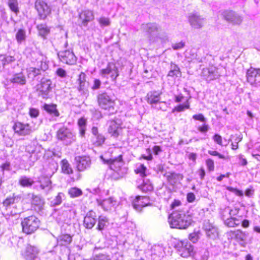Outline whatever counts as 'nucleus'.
Returning a JSON list of instances; mask_svg holds the SVG:
<instances>
[{"label":"nucleus","instance_id":"obj_1","mask_svg":"<svg viewBox=\"0 0 260 260\" xmlns=\"http://www.w3.org/2000/svg\"><path fill=\"white\" fill-rule=\"evenodd\" d=\"M169 222L171 228L184 230L191 225L192 219L190 212L182 208L170 215Z\"/></svg>","mask_w":260,"mask_h":260},{"label":"nucleus","instance_id":"obj_2","mask_svg":"<svg viewBox=\"0 0 260 260\" xmlns=\"http://www.w3.org/2000/svg\"><path fill=\"white\" fill-rule=\"evenodd\" d=\"M99 106L103 109L107 111L109 114L116 112L115 109V100L114 96L107 92L99 93L97 96Z\"/></svg>","mask_w":260,"mask_h":260},{"label":"nucleus","instance_id":"obj_3","mask_svg":"<svg viewBox=\"0 0 260 260\" xmlns=\"http://www.w3.org/2000/svg\"><path fill=\"white\" fill-rule=\"evenodd\" d=\"M100 158L104 164L109 165L110 168L117 174L118 175L117 178H122L127 174V169L125 167H123L124 163L121 155H119L117 157L109 159H105L101 155Z\"/></svg>","mask_w":260,"mask_h":260},{"label":"nucleus","instance_id":"obj_4","mask_svg":"<svg viewBox=\"0 0 260 260\" xmlns=\"http://www.w3.org/2000/svg\"><path fill=\"white\" fill-rule=\"evenodd\" d=\"M40 222L39 219L35 216L24 218L21 223L22 232L27 235L34 233L39 228Z\"/></svg>","mask_w":260,"mask_h":260},{"label":"nucleus","instance_id":"obj_5","mask_svg":"<svg viewBox=\"0 0 260 260\" xmlns=\"http://www.w3.org/2000/svg\"><path fill=\"white\" fill-rule=\"evenodd\" d=\"M52 81L50 79L43 78L37 86V93L39 97L43 99L50 98L52 95Z\"/></svg>","mask_w":260,"mask_h":260},{"label":"nucleus","instance_id":"obj_6","mask_svg":"<svg viewBox=\"0 0 260 260\" xmlns=\"http://www.w3.org/2000/svg\"><path fill=\"white\" fill-rule=\"evenodd\" d=\"M161 94V92L156 91L149 92L147 94V101L151 105L152 108L165 111L166 103L160 101Z\"/></svg>","mask_w":260,"mask_h":260},{"label":"nucleus","instance_id":"obj_7","mask_svg":"<svg viewBox=\"0 0 260 260\" xmlns=\"http://www.w3.org/2000/svg\"><path fill=\"white\" fill-rule=\"evenodd\" d=\"M56 137L66 145L71 144L76 140L75 135L70 129L64 126L59 128L56 133Z\"/></svg>","mask_w":260,"mask_h":260},{"label":"nucleus","instance_id":"obj_8","mask_svg":"<svg viewBox=\"0 0 260 260\" xmlns=\"http://www.w3.org/2000/svg\"><path fill=\"white\" fill-rule=\"evenodd\" d=\"M178 253L183 257H188L193 255L194 247L187 240L179 241L175 245Z\"/></svg>","mask_w":260,"mask_h":260},{"label":"nucleus","instance_id":"obj_9","mask_svg":"<svg viewBox=\"0 0 260 260\" xmlns=\"http://www.w3.org/2000/svg\"><path fill=\"white\" fill-rule=\"evenodd\" d=\"M142 30L146 32L150 40L155 41L157 38L161 39L160 36V27L155 23L143 24Z\"/></svg>","mask_w":260,"mask_h":260},{"label":"nucleus","instance_id":"obj_10","mask_svg":"<svg viewBox=\"0 0 260 260\" xmlns=\"http://www.w3.org/2000/svg\"><path fill=\"white\" fill-rule=\"evenodd\" d=\"M35 8L38 11L39 16L41 19H45L51 13V8L46 3L42 0H37Z\"/></svg>","mask_w":260,"mask_h":260},{"label":"nucleus","instance_id":"obj_11","mask_svg":"<svg viewBox=\"0 0 260 260\" xmlns=\"http://www.w3.org/2000/svg\"><path fill=\"white\" fill-rule=\"evenodd\" d=\"M57 55L60 61L66 64H74L76 62V57L72 50L59 51Z\"/></svg>","mask_w":260,"mask_h":260},{"label":"nucleus","instance_id":"obj_12","mask_svg":"<svg viewBox=\"0 0 260 260\" xmlns=\"http://www.w3.org/2000/svg\"><path fill=\"white\" fill-rule=\"evenodd\" d=\"M188 21L194 29H201L205 24V19L197 13H191L188 16Z\"/></svg>","mask_w":260,"mask_h":260},{"label":"nucleus","instance_id":"obj_13","mask_svg":"<svg viewBox=\"0 0 260 260\" xmlns=\"http://www.w3.org/2000/svg\"><path fill=\"white\" fill-rule=\"evenodd\" d=\"M201 76L207 81H210L218 78L220 75L217 69L214 66L204 68L202 70Z\"/></svg>","mask_w":260,"mask_h":260},{"label":"nucleus","instance_id":"obj_14","mask_svg":"<svg viewBox=\"0 0 260 260\" xmlns=\"http://www.w3.org/2000/svg\"><path fill=\"white\" fill-rule=\"evenodd\" d=\"M98 205L102 207L105 211H111L117 205V201L113 197L107 199L102 200L101 198H97Z\"/></svg>","mask_w":260,"mask_h":260},{"label":"nucleus","instance_id":"obj_15","mask_svg":"<svg viewBox=\"0 0 260 260\" xmlns=\"http://www.w3.org/2000/svg\"><path fill=\"white\" fill-rule=\"evenodd\" d=\"M13 128L15 133L19 136H26L31 132V126L28 124H24L19 121L15 122Z\"/></svg>","mask_w":260,"mask_h":260},{"label":"nucleus","instance_id":"obj_16","mask_svg":"<svg viewBox=\"0 0 260 260\" xmlns=\"http://www.w3.org/2000/svg\"><path fill=\"white\" fill-rule=\"evenodd\" d=\"M100 73L103 77H106L107 75H110L113 81H115L119 75L118 68L113 63H109L106 68L100 71Z\"/></svg>","mask_w":260,"mask_h":260},{"label":"nucleus","instance_id":"obj_17","mask_svg":"<svg viewBox=\"0 0 260 260\" xmlns=\"http://www.w3.org/2000/svg\"><path fill=\"white\" fill-rule=\"evenodd\" d=\"M223 17L228 22L235 25H240L243 19L241 16L232 11H225L222 13Z\"/></svg>","mask_w":260,"mask_h":260},{"label":"nucleus","instance_id":"obj_18","mask_svg":"<svg viewBox=\"0 0 260 260\" xmlns=\"http://www.w3.org/2000/svg\"><path fill=\"white\" fill-rule=\"evenodd\" d=\"M91 133L92 134V141L93 144L96 147L102 146L106 140L105 136L99 133L98 128L96 126L92 127Z\"/></svg>","mask_w":260,"mask_h":260},{"label":"nucleus","instance_id":"obj_19","mask_svg":"<svg viewBox=\"0 0 260 260\" xmlns=\"http://www.w3.org/2000/svg\"><path fill=\"white\" fill-rule=\"evenodd\" d=\"M96 214L95 212L90 210L88 212L84 218L83 225L85 228L91 229L96 222Z\"/></svg>","mask_w":260,"mask_h":260},{"label":"nucleus","instance_id":"obj_20","mask_svg":"<svg viewBox=\"0 0 260 260\" xmlns=\"http://www.w3.org/2000/svg\"><path fill=\"white\" fill-rule=\"evenodd\" d=\"M77 168L79 171H83L89 169L91 166V159L88 156L76 157Z\"/></svg>","mask_w":260,"mask_h":260},{"label":"nucleus","instance_id":"obj_21","mask_svg":"<svg viewBox=\"0 0 260 260\" xmlns=\"http://www.w3.org/2000/svg\"><path fill=\"white\" fill-rule=\"evenodd\" d=\"M39 252V250L37 247L28 245L23 255L26 260H35L37 257Z\"/></svg>","mask_w":260,"mask_h":260},{"label":"nucleus","instance_id":"obj_22","mask_svg":"<svg viewBox=\"0 0 260 260\" xmlns=\"http://www.w3.org/2000/svg\"><path fill=\"white\" fill-rule=\"evenodd\" d=\"M79 19L82 22V24L86 26L89 22L94 19V15L92 11L85 10L81 12L79 15Z\"/></svg>","mask_w":260,"mask_h":260},{"label":"nucleus","instance_id":"obj_23","mask_svg":"<svg viewBox=\"0 0 260 260\" xmlns=\"http://www.w3.org/2000/svg\"><path fill=\"white\" fill-rule=\"evenodd\" d=\"M31 204L35 211L39 213L43 212L45 202L40 196L32 194Z\"/></svg>","mask_w":260,"mask_h":260},{"label":"nucleus","instance_id":"obj_24","mask_svg":"<svg viewBox=\"0 0 260 260\" xmlns=\"http://www.w3.org/2000/svg\"><path fill=\"white\" fill-rule=\"evenodd\" d=\"M185 57L191 61L194 60L197 62H204L205 58L203 57H200L197 54V50L194 48H192L189 50H186L185 52Z\"/></svg>","mask_w":260,"mask_h":260},{"label":"nucleus","instance_id":"obj_25","mask_svg":"<svg viewBox=\"0 0 260 260\" xmlns=\"http://www.w3.org/2000/svg\"><path fill=\"white\" fill-rule=\"evenodd\" d=\"M11 83L21 86L24 85L26 83L25 75L22 72L15 73L9 79Z\"/></svg>","mask_w":260,"mask_h":260},{"label":"nucleus","instance_id":"obj_26","mask_svg":"<svg viewBox=\"0 0 260 260\" xmlns=\"http://www.w3.org/2000/svg\"><path fill=\"white\" fill-rule=\"evenodd\" d=\"M260 76V69L250 68L246 73L247 80L252 84L255 82L256 78Z\"/></svg>","mask_w":260,"mask_h":260},{"label":"nucleus","instance_id":"obj_27","mask_svg":"<svg viewBox=\"0 0 260 260\" xmlns=\"http://www.w3.org/2000/svg\"><path fill=\"white\" fill-rule=\"evenodd\" d=\"M109 127L108 133L114 138H117L119 134V124L115 120H110L108 122Z\"/></svg>","mask_w":260,"mask_h":260},{"label":"nucleus","instance_id":"obj_28","mask_svg":"<svg viewBox=\"0 0 260 260\" xmlns=\"http://www.w3.org/2000/svg\"><path fill=\"white\" fill-rule=\"evenodd\" d=\"M42 155V153L40 151L32 150L31 152L26 151L25 156L28 157L27 161L30 165H33L34 163L38 160Z\"/></svg>","mask_w":260,"mask_h":260},{"label":"nucleus","instance_id":"obj_29","mask_svg":"<svg viewBox=\"0 0 260 260\" xmlns=\"http://www.w3.org/2000/svg\"><path fill=\"white\" fill-rule=\"evenodd\" d=\"M43 107L44 109L50 114L56 117L59 116V113L56 108V105L45 104Z\"/></svg>","mask_w":260,"mask_h":260},{"label":"nucleus","instance_id":"obj_30","mask_svg":"<svg viewBox=\"0 0 260 260\" xmlns=\"http://www.w3.org/2000/svg\"><path fill=\"white\" fill-rule=\"evenodd\" d=\"M71 213L70 209L63 210H61L58 212V215L56 217V220L58 223L64 222L68 218L69 215Z\"/></svg>","mask_w":260,"mask_h":260},{"label":"nucleus","instance_id":"obj_31","mask_svg":"<svg viewBox=\"0 0 260 260\" xmlns=\"http://www.w3.org/2000/svg\"><path fill=\"white\" fill-rule=\"evenodd\" d=\"M20 200V198L18 196H14V194L12 196H10L7 197L4 201H3V205L6 207L8 208L13 204L17 203L19 202Z\"/></svg>","mask_w":260,"mask_h":260},{"label":"nucleus","instance_id":"obj_32","mask_svg":"<svg viewBox=\"0 0 260 260\" xmlns=\"http://www.w3.org/2000/svg\"><path fill=\"white\" fill-rule=\"evenodd\" d=\"M146 199L145 198L142 197H137L133 203V206L138 211H140L143 207L147 205V204H144L141 200Z\"/></svg>","mask_w":260,"mask_h":260},{"label":"nucleus","instance_id":"obj_33","mask_svg":"<svg viewBox=\"0 0 260 260\" xmlns=\"http://www.w3.org/2000/svg\"><path fill=\"white\" fill-rule=\"evenodd\" d=\"M168 76L173 78L179 77L181 76V73L179 68L174 63L171 64L170 71H169Z\"/></svg>","mask_w":260,"mask_h":260},{"label":"nucleus","instance_id":"obj_34","mask_svg":"<svg viewBox=\"0 0 260 260\" xmlns=\"http://www.w3.org/2000/svg\"><path fill=\"white\" fill-rule=\"evenodd\" d=\"M37 27L40 36L44 38H45L50 32V28L45 24H39Z\"/></svg>","mask_w":260,"mask_h":260},{"label":"nucleus","instance_id":"obj_35","mask_svg":"<svg viewBox=\"0 0 260 260\" xmlns=\"http://www.w3.org/2000/svg\"><path fill=\"white\" fill-rule=\"evenodd\" d=\"M108 225V220L106 216H100L98 218V224L96 229L103 231Z\"/></svg>","mask_w":260,"mask_h":260},{"label":"nucleus","instance_id":"obj_36","mask_svg":"<svg viewBox=\"0 0 260 260\" xmlns=\"http://www.w3.org/2000/svg\"><path fill=\"white\" fill-rule=\"evenodd\" d=\"M41 71L39 69L30 67L27 69V77L32 80L41 74Z\"/></svg>","mask_w":260,"mask_h":260},{"label":"nucleus","instance_id":"obj_37","mask_svg":"<svg viewBox=\"0 0 260 260\" xmlns=\"http://www.w3.org/2000/svg\"><path fill=\"white\" fill-rule=\"evenodd\" d=\"M15 38L18 44H20L25 41L26 38V31L24 29H19L16 34Z\"/></svg>","mask_w":260,"mask_h":260},{"label":"nucleus","instance_id":"obj_38","mask_svg":"<svg viewBox=\"0 0 260 260\" xmlns=\"http://www.w3.org/2000/svg\"><path fill=\"white\" fill-rule=\"evenodd\" d=\"M19 183L22 186L28 187L34 184V181L32 179L23 176L20 177Z\"/></svg>","mask_w":260,"mask_h":260},{"label":"nucleus","instance_id":"obj_39","mask_svg":"<svg viewBox=\"0 0 260 260\" xmlns=\"http://www.w3.org/2000/svg\"><path fill=\"white\" fill-rule=\"evenodd\" d=\"M61 169L63 173L71 174L73 173V170L68 160L63 159L61 161Z\"/></svg>","mask_w":260,"mask_h":260},{"label":"nucleus","instance_id":"obj_40","mask_svg":"<svg viewBox=\"0 0 260 260\" xmlns=\"http://www.w3.org/2000/svg\"><path fill=\"white\" fill-rule=\"evenodd\" d=\"M232 236H234L237 240L244 241L246 240V234L241 230H238L233 232H231Z\"/></svg>","mask_w":260,"mask_h":260},{"label":"nucleus","instance_id":"obj_41","mask_svg":"<svg viewBox=\"0 0 260 260\" xmlns=\"http://www.w3.org/2000/svg\"><path fill=\"white\" fill-rule=\"evenodd\" d=\"M39 188L43 190L46 194L48 193L52 188L51 181L48 179H45L44 182H41Z\"/></svg>","mask_w":260,"mask_h":260},{"label":"nucleus","instance_id":"obj_42","mask_svg":"<svg viewBox=\"0 0 260 260\" xmlns=\"http://www.w3.org/2000/svg\"><path fill=\"white\" fill-rule=\"evenodd\" d=\"M72 241V237L68 234L61 235L58 240L60 244L61 245L66 246L69 245Z\"/></svg>","mask_w":260,"mask_h":260},{"label":"nucleus","instance_id":"obj_43","mask_svg":"<svg viewBox=\"0 0 260 260\" xmlns=\"http://www.w3.org/2000/svg\"><path fill=\"white\" fill-rule=\"evenodd\" d=\"M15 57L12 56L1 55L0 56V61L2 62V63L3 66H5L7 64L12 63L15 61Z\"/></svg>","mask_w":260,"mask_h":260},{"label":"nucleus","instance_id":"obj_44","mask_svg":"<svg viewBox=\"0 0 260 260\" xmlns=\"http://www.w3.org/2000/svg\"><path fill=\"white\" fill-rule=\"evenodd\" d=\"M97 21L99 23L100 25L102 28L108 26L111 24L110 19L108 17L104 16H102L99 18H97Z\"/></svg>","mask_w":260,"mask_h":260},{"label":"nucleus","instance_id":"obj_45","mask_svg":"<svg viewBox=\"0 0 260 260\" xmlns=\"http://www.w3.org/2000/svg\"><path fill=\"white\" fill-rule=\"evenodd\" d=\"M146 167L143 164L139 165L135 170V173L137 174H139L142 177H145L146 176Z\"/></svg>","mask_w":260,"mask_h":260},{"label":"nucleus","instance_id":"obj_46","mask_svg":"<svg viewBox=\"0 0 260 260\" xmlns=\"http://www.w3.org/2000/svg\"><path fill=\"white\" fill-rule=\"evenodd\" d=\"M140 189L144 192L151 191L153 187L148 180H143V183L140 186Z\"/></svg>","mask_w":260,"mask_h":260},{"label":"nucleus","instance_id":"obj_47","mask_svg":"<svg viewBox=\"0 0 260 260\" xmlns=\"http://www.w3.org/2000/svg\"><path fill=\"white\" fill-rule=\"evenodd\" d=\"M239 220L234 217H230L224 220V223L228 227H235L239 224V222H237Z\"/></svg>","mask_w":260,"mask_h":260},{"label":"nucleus","instance_id":"obj_48","mask_svg":"<svg viewBox=\"0 0 260 260\" xmlns=\"http://www.w3.org/2000/svg\"><path fill=\"white\" fill-rule=\"evenodd\" d=\"M8 6L11 10L15 14H17L19 12L18 2L17 0H9Z\"/></svg>","mask_w":260,"mask_h":260},{"label":"nucleus","instance_id":"obj_49","mask_svg":"<svg viewBox=\"0 0 260 260\" xmlns=\"http://www.w3.org/2000/svg\"><path fill=\"white\" fill-rule=\"evenodd\" d=\"M77 87L81 94H86L88 92V83H79Z\"/></svg>","mask_w":260,"mask_h":260},{"label":"nucleus","instance_id":"obj_50","mask_svg":"<svg viewBox=\"0 0 260 260\" xmlns=\"http://www.w3.org/2000/svg\"><path fill=\"white\" fill-rule=\"evenodd\" d=\"M178 175L176 173H169L166 175L167 178L170 184H173L177 181Z\"/></svg>","mask_w":260,"mask_h":260},{"label":"nucleus","instance_id":"obj_51","mask_svg":"<svg viewBox=\"0 0 260 260\" xmlns=\"http://www.w3.org/2000/svg\"><path fill=\"white\" fill-rule=\"evenodd\" d=\"M206 235L209 238L214 239L218 236L217 229L215 227L214 228H211L210 231L206 233Z\"/></svg>","mask_w":260,"mask_h":260},{"label":"nucleus","instance_id":"obj_52","mask_svg":"<svg viewBox=\"0 0 260 260\" xmlns=\"http://www.w3.org/2000/svg\"><path fill=\"white\" fill-rule=\"evenodd\" d=\"M64 197L63 193L59 192L54 199L51 202V203L53 206H57L61 204L62 202V199Z\"/></svg>","mask_w":260,"mask_h":260},{"label":"nucleus","instance_id":"obj_53","mask_svg":"<svg viewBox=\"0 0 260 260\" xmlns=\"http://www.w3.org/2000/svg\"><path fill=\"white\" fill-rule=\"evenodd\" d=\"M69 194L72 197H79L82 194V191L76 187L72 188L69 191Z\"/></svg>","mask_w":260,"mask_h":260},{"label":"nucleus","instance_id":"obj_54","mask_svg":"<svg viewBox=\"0 0 260 260\" xmlns=\"http://www.w3.org/2000/svg\"><path fill=\"white\" fill-rule=\"evenodd\" d=\"M93 260H111L109 255L104 253H99L93 256Z\"/></svg>","mask_w":260,"mask_h":260},{"label":"nucleus","instance_id":"obj_55","mask_svg":"<svg viewBox=\"0 0 260 260\" xmlns=\"http://www.w3.org/2000/svg\"><path fill=\"white\" fill-rule=\"evenodd\" d=\"M185 46V43L182 41L178 43H173L172 44V47L174 50H180L184 48Z\"/></svg>","mask_w":260,"mask_h":260},{"label":"nucleus","instance_id":"obj_56","mask_svg":"<svg viewBox=\"0 0 260 260\" xmlns=\"http://www.w3.org/2000/svg\"><path fill=\"white\" fill-rule=\"evenodd\" d=\"M189 240L193 243L197 242L199 239V233L193 232L189 235Z\"/></svg>","mask_w":260,"mask_h":260},{"label":"nucleus","instance_id":"obj_57","mask_svg":"<svg viewBox=\"0 0 260 260\" xmlns=\"http://www.w3.org/2000/svg\"><path fill=\"white\" fill-rule=\"evenodd\" d=\"M0 168L1 171L3 173L5 171H9L11 170L10 162L9 161H6L4 163L0 165Z\"/></svg>","mask_w":260,"mask_h":260},{"label":"nucleus","instance_id":"obj_58","mask_svg":"<svg viewBox=\"0 0 260 260\" xmlns=\"http://www.w3.org/2000/svg\"><path fill=\"white\" fill-rule=\"evenodd\" d=\"M189 104H187L185 105H179V106L176 107L174 109H173L172 112H174L175 111L180 112L183 111L185 109H189Z\"/></svg>","mask_w":260,"mask_h":260},{"label":"nucleus","instance_id":"obj_59","mask_svg":"<svg viewBox=\"0 0 260 260\" xmlns=\"http://www.w3.org/2000/svg\"><path fill=\"white\" fill-rule=\"evenodd\" d=\"M206 164L207 168L210 172L213 171L214 170V161L211 159H208L206 161Z\"/></svg>","mask_w":260,"mask_h":260},{"label":"nucleus","instance_id":"obj_60","mask_svg":"<svg viewBox=\"0 0 260 260\" xmlns=\"http://www.w3.org/2000/svg\"><path fill=\"white\" fill-rule=\"evenodd\" d=\"M18 241L17 237H12L9 239L7 245L10 247H15V245L17 244Z\"/></svg>","mask_w":260,"mask_h":260},{"label":"nucleus","instance_id":"obj_61","mask_svg":"<svg viewBox=\"0 0 260 260\" xmlns=\"http://www.w3.org/2000/svg\"><path fill=\"white\" fill-rule=\"evenodd\" d=\"M214 226L212 224H211L209 220H205L203 224V229L205 231L206 233L210 231L211 228H214Z\"/></svg>","mask_w":260,"mask_h":260},{"label":"nucleus","instance_id":"obj_62","mask_svg":"<svg viewBox=\"0 0 260 260\" xmlns=\"http://www.w3.org/2000/svg\"><path fill=\"white\" fill-rule=\"evenodd\" d=\"M192 118L195 120H199L204 123L206 122V118L202 114L194 115L192 116Z\"/></svg>","mask_w":260,"mask_h":260},{"label":"nucleus","instance_id":"obj_63","mask_svg":"<svg viewBox=\"0 0 260 260\" xmlns=\"http://www.w3.org/2000/svg\"><path fill=\"white\" fill-rule=\"evenodd\" d=\"M29 114L31 117L36 118L38 116L39 111L36 108H30L29 109Z\"/></svg>","mask_w":260,"mask_h":260},{"label":"nucleus","instance_id":"obj_64","mask_svg":"<svg viewBox=\"0 0 260 260\" xmlns=\"http://www.w3.org/2000/svg\"><path fill=\"white\" fill-rule=\"evenodd\" d=\"M198 130L201 133H206L208 131L209 129V126L208 124H206V123H204V124L202 126H199L197 127Z\"/></svg>","mask_w":260,"mask_h":260}]
</instances>
